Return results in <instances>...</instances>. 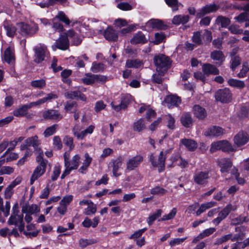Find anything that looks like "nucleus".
<instances>
[{
  "label": "nucleus",
  "mask_w": 249,
  "mask_h": 249,
  "mask_svg": "<svg viewBox=\"0 0 249 249\" xmlns=\"http://www.w3.org/2000/svg\"><path fill=\"white\" fill-rule=\"evenodd\" d=\"M36 62L46 61L48 62H57V60L53 57V60L50 56V53L47 47L44 45H40L34 48Z\"/></svg>",
  "instance_id": "nucleus-1"
},
{
  "label": "nucleus",
  "mask_w": 249,
  "mask_h": 249,
  "mask_svg": "<svg viewBox=\"0 0 249 249\" xmlns=\"http://www.w3.org/2000/svg\"><path fill=\"white\" fill-rule=\"evenodd\" d=\"M19 32L23 36H32L37 33L38 27L36 24H28L25 23L18 24Z\"/></svg>",
  "instance_id": "nucleus-2"
},
{
  "label": "nucleus",
  "mask_w": 249,
  "mask_h": 249,
  "mask_svg": "<svg viewBox=\"0 0 249 249\" xmlns=\"http://www.w3.org/2000/svg\"><path fill=\"white\" fill-rule=\"evenodd\" d=\"M237 207L235 205H232L231 204L227 205L219 213L217 217L213 220V223L216 225H218L228 216L231 211H235Z\"/></svg>",
  "instance_id": "nucleus-3"
},
{
  "label": "nucleus",
  "mask_w": 249,
  "mask_h": 249,
  "mask_svg": "<svg viewBox=\"0 0 249 249\" xmlns=\"http://www.w3.org/2000/svg\"><path fill=\"white\" fill-rule=\"evenodd\" d=\"M9 225H15L20 232L24 230L25 224L23 221V215H11L7 221Z\"/></svg>",
  "instance_id": "nucleus-4"
},
{
  "label": "nucleus",
  "mask_w": 249,
  "mask_h": 249,
  "mask_svg": "<svg viewBox=\"0 0 249 249\" xmlns=\"http://www.w3.org/2000/svg\"><path fill=\"white\" fill-rule=\"evenodd\" d=\"M215 98L217 101L227 103L231 101V94L229 89L227 88L219 89L215 92Z\"/></svg>",
  "instance_id": "nucleus-5"
},
{
  "label": "nucleus",
  "mask_w": 249,
  "mask_h": 249,
  "mask_svg": "<svg viewBox=\"0 0 249 249\" xmlns=\"http://www.w3.org/2000/svg\"><path fill=\"white\" fill-rule=\"evenodd\" d=\"M42 116L45 119H48L57 122L61 120L63 116L58 110L55 109H48L43 112Z\"/></svg>",
  "instance_id": "nucleus-6"
},
{
  "label": "nucleus",
  "mask_w": 249,
  "mask_h": 249,
  "mask_svg": "<svg viewBox=\"0 0 249 249\" xmlns=\"http://www.w3.org/2000/svg\"><path fill=\"white\" fill-rule=\"evenodd\" d=\"M69 40L67 36L61 35L55 41V44L52 46V48L53 51H55L56 49L64 51L69 48Z\"/></svg>",
  "instance_id": "nucleus-7"
},
{
  "label": "nucleus",
  "mask_w": 249,
  "mask_h": 249,
  "mask_svg": "<svg viewBox=\"0 0 249 249\" xmlns=\"http://www.w3.org/2000/svg\"><path fill=\"white\" fill-rule=\"evenodd\" d=\"M165 157L163 156V152L161 151L159 154L158 161L155 160V157L153 154L150 156V161L154 167H159V172L164 170L165 168Z\"/></svg>",
  "instance_id": "nucleus-8"
},
{
  "label": "nucleus",
  "mask_w": 249,
  "mask_h": 249,
  "mask_svg": "<svg viewBox=\"0 0 249 249\" xmlns=\"http://www.w3.org/2000/svg\"><path fill=\"white\" fill-rule=\"evenodd\" d=\"M143 158L141 155H136L128 160L126 163V169L129 171L134 170L143 161Z\"/></svg>",
  "instance_id": "nucleus-9"
},
{
  "label": "nucleus",
  "mask_w": 249,
  "mask_h": 249,
  "mask_svg": "<svg viewBox=\"0 0 249 249\" xmlns=\"http://www.w3.org/2000/svg\"><path fill=\"white\" fill-rule=\"evenodd\" d=\"M180 103L181 99L180 98L172 95L167 96L163 102V105L169 108L177 107Z\"/></svg>",
  "instance_id": "nucleus-10"
},
{
  "label": "nucleus",
  "mask_w": 249,
  "mask_h": 249,
  "mask_svg": "<svg viewBox=\"0 0 249 249\" xmlns=\"http://www.w3.org/2000/svg\"><path fill=\"white\" fill-rule=\"evenodd\" d=\"M209 178V172L206 171H201L196 173L193 178L194 182L198 185L206 184Z\"/></svg>",
  "instance_id": "nucleus-11"
},
{
  "label": "nucleus",
  "mask_w": 249,
  "mask_h": 249,
  "mask_svg": "<svg viewBox=\"0 0 249 249\" xmlns=\"http://www.w3.org/2000/svg\"><path fill=\"white\" fill-rule=\"evenodd\" d=\"M47 166H43L42 163L39 165L35 168L30 178V184H33L34 182L39 178L42 176L45 172Z\"/></svg>",
  "instance_id": "nucleus-12"
},
{
  "label": "nucleus",
  "mask_w": 249,
  "mask_h": 249,
  "mask_svg": "<svg viewBox=\"0 0 249 249\" xmlns=\"http://www.w3.org/2000/svg\"><path fill=\"white\" fill-rule=\"evenodd\" d=\"M218 7L215 4L207 5L198 11L196 17L197 18H201L206 14L216 11Z\"/></svg>",
  "instance_id": "nucleus-13"
},
{
  "label": "nucleus",
  "mask_w": 249,
  "mask_h": 249,
  "mask_svg": "<svg viewBox=\"0 0 249 249\" xmlns=\"http://www.w3.org/2000/svg\"><path fill=\"white\" fill-rule=\"evenodd\" d=\"M202 71L206 77L210 75H217L219 73L218 69L211 63H204L202 66Z\"/></svg>",
  "instance_id": "nucleus-14"
},
{
  "label": "nucleus",
  "mask_w": 249,
  "mask_h": 249,
  "mask_svg": "<svg viewBox=\"0 0 249 249\" xmlns=\"http://www.w3.org/2000/svg\"><path fill=\"white\" fill-rule=\"evenodd\" d=\"M249 140L248 134L244 132H240L234 136V142L237 146H241L245 144Z\"/></svg>",
  "instance_id": "nucleus-15"
},
{
  "label": "nucleus",
  "mask_w": 249,
  "mask_h": 249,
  "mask_svg": "<svg viewBox=\"0 0 249 249\" xmlns=\"http://www.w3.org/2000/svg\"><path fill=\"white\" fill-rule=\"evenodd\" d=\"M224 133V130L219 126H213L208 128L205 132V135L211 137H219Z\"/></svg>",
  "instance_id": "nucleus-16"
},
{
  "label": "nucleus",
  "mask_w": 249,
  "mask_h": 249,
  "mask_svg": "<svg viewBox=\"0 0 249 249\" xmlns=\"http://www.w3.org/2000/svg\"><path fill=\"white\" fill-rule=\"evenodd\" d=\"M105 38L110 41H115L118 37V33L111 27H108L104 32Z\"/></svg>",
  "instance_id": "nucleus-17"
},
{
  "label": "nucleus",
  "mask_w": 249,
  "mask_h": 249,
  "mask_svg": "<svg viewBox=\"0 0 249 249\" xmlns=\"http://www.w3.org/2000/svg\"><path fill=\"white\" fill-rule=\"evenodd\" d=\"M2 58L5 62H14L16 61L14 50L10 47H8L4 51Z\"/></svg>",
  "instance_id": "nucleus-18"
},
{
  "label": "nucleus",
  "mask_w": 249,
  "mask_h": 249,
  "mask_svg": "<svg viewBox=\"0 0 249 249\" xmlns=\"http://www.w3.org/2000/svg\"><path fill=\"white\" fill-rule=\"evenodd\" d=\"M218 165L222 173H227L232 166V162L230 159L223 158L218 161Z\"/></svg>",
  "instance_id": "nucleus-19"
},
{
  "label": "nucleus",
  "mask_w": 249,
  "mask_h": 249,
  "mask_svg": "<svg viewBox=\"0 0 249 249\" xmlns=\"http://www.w3.org/2000/svg\"><path fill=\"white\" fill-rule=\"evenodd\" d=\"M193 112L195 116L199 120H204L207 116L205 109L199 105H195L193 107Z\"/></svg>",
  "instance_id": "nucleus-20"
},
{
  "label": "nucleus",
  "mask_w": 249,
  "mask_h": 249,
  "mask_svg": "<svg viewBox=\"0 0 249 249\" xmlns=\"http://www.w3.org/2000/svg\"><path fill=\"white\" fill-rule=\"evenodd\" d=\"M146 24L152 28H157L159 30H165L167 28V26L161 20L158 19H150L147 21Z\"/></svg>",
  "instance_id": "nucleus-21"
},
{
  "label": "nucleus",
  "mask_w": 249,
  "mask_h": 249,
  "mask_svg": "<svg viewBox=\"0 0 249 249\" xmlns=\"http://www.w3.org/2000/svg\"><path fill=\"white\" fill-rule=\"evenodd\" d=\"M64 35L67 36L68 38V37L71 38L73 44L75 45H78L81 43V37L72 30H68Z\"/></svg>",
  "instance_id": "nucleus-22"
},
{
  "label": "nucleus",
  "mask_w": 249,
  "mask_h": 249,
  "mask_svg": "<svg viewBox=\"0 0 249 249\" xmlns=\"http://www.w3.org/2000/svg\"><path fill=\"white\" fill-rule=\"evenodd\" d=\"M181 124L185 127L189 128L192 126L193 120L189 113H183L180 118Z\"/></svg>",
  "instance_id": "nucleus-23"
},
{
  "label": "nucleus",
  "mask_w": 249,
  "mask_h": 249,
  "mask_svg": "<svg viewBox=\"0 0 249 249\" xmlns=\"http://www.w3.org/2000/svg\"><path fill=\"white\" fill-rule=\"evenodd\" d=\"M21 211L23 213H26L30 214H33L39 212L40 211V209L36 204L29 205L26 204L22 207Z\"/></svg>",
  "instance_id": "nucleus-24"
},
{
  "label": "nucleus",
  "mask_w": 249,
  "mask_h": 249,
  "mask_svg": "<svg viewBox=\"0 0 249 249\" xmlns=\"http://www.w3.org/2000/svg\"><path fill=\"white\" fill-rule=\"evenodd\" d=\"M123 160V158L121 156H119L116 160L112 161L113 175L116 177L120 175V174L118 173L117 172L122 165Z\"/></svg>",
  "instance_id": "nucleus-25"
},
{
  "label": "nucleus",
  "mask_w": 249,
  "mask_h": 249,
  "mask_svg": "<svg viewBox=\"0 0 249 249\" xmlns=\"http://www.w3.org/2000/svg\"><path fill=\"white\" fill-rule=\"evenodd\" d=\"M190 17L188 15H178L173 17L172 22L173 24L178 25L187 23Z\"/></svg>",
  "instance_id": "nucleus-26"
},
{
  "label": "nucleus",
  "mask_w": 249,
  "mask_h": 249,
  "mask_svg": "<svg viewBox=\"0 0 249 249\" xmlns=\"http://www.w3.org/2000/svg\"><path fill=\"white\" fill-rule=\"evenodd\" d=\"M181 143L189 151H194L197 147V143L193 140L183 139L181 140Z\"/></svg>",
  "instance_id": "nucleus-27"
},
{
  "label": "nucleus",
  "mask_w": 249,
  "mask_h": 249,
  "mask_svg": "<svg viewBox=\"0 0 249 249\" xmlns=\"http://www.w3.org/2000/svg\"><path fill=\"white\" fill-rule=\"evenodd\" d=\"M146 42L144 35L141 32H138L135 34L133 38L131 39L130 42L132 44L144 43Z\"/></svg>",
  "instance_id": "nucleus-28"
},
{
  "label": "nucleus",
  "mask_w": 249,
  "mask_h": 249,
  "mask_svg": "<svg viewBox=\"0 0 249 249\" xmlns=\"http://www.w3.org/2000/svg\"><path fill=\"white\" fill-rule=\"evenodd\" d=\"M25 143H27L29 146H32L35 150L38 149V146L40 144V141L38 140V137L36 135L27 139Z\"/></svg>",
  "instance_id": "nucleus-29"
},
{
  "label": "nucleus",
  "mask_w": 249,
  "mask_h": 249,
  "mask_svg": "<svg viewBox=\"0 0 249 249\" xmlns=\"http://www.w3.org/2000/svg\"><path fill=\"white\" fill-rule=\"evenodd\" d=\"M157 71L159 74L164 75L170 68L171 63H155Z\"/></svg>",
  "instance_id": "nucleus-30"
},
{
  "label": "nucleus",
  "mask_w": 249,
  "mask_h": 249,
  "mask_svg": "<svg viewBox=\"0 0 249 249\" xmlns=\"http://www.w3.org/2000/svg\"><path fill=\"white\" fill-rule=\"evenodd\" d=\"M31 108V106L29 104H26L22 106L21 107L15 109L13 111L14 116L18 117H20L25 115L28 109Z\"/></svg>",
  "instance_id": "nucleus-31"
},
{
  "label": "nucleus",
  "mask_w": 249,
  "mask_h": 249,
  "mask_svg": "<svg viewBox=\"0 0 249 249\" xmlns=\"http://www.w3.org/2000/svg\"><path fill=\"white\" fill-rule=\"evenodd\" d=\"M4 28L6 30V35L10 37H13L16 34L17 29L16 27L8 22L4 23Z\"/></svg>",
  "instance_id": "nucleus-32"
},
{
  "label": "nucleus",
  "mask_w": 249,
  "mask_h": 249,
  "mask_svg": "<svg viewBox=\"0 0 249 249\" xmlns=\"http://www.w3.org/2000/svg\"><path fill=\"white\" fill-rule=\"evenodd\" d=\"M93 222L89 218L86 217L84 221L82 222V225L84 227L89 228L92 226L93 228H95L98 225L99 223V219L98 217H95L93 219Z\"/></svg>",
  "instance_id": "nucleus-33"
},
{
  "label": "nucleus",
  "mask_w": 249,
  "mask_h": 249,
  "mask_svg": "<svg viewBox=\"0 0 249 249\" xmlns=\"http://www.w3.org/2000/svg\"><path fill=\"white\" fill-rule=\"evenodd\" d=\"M215 23L222 28H226L230 24V20L227 17L219 16L216 18Z\"/></svg>",
  "instance_id": "nucleus-34"
},
{
  "label": "nucleus",
  "mask_w": 249,
  "mask_h": 249,
  "mask_svg": "<svg viewBox=\"0 0 249 249\" xmlns=\"http://www.w3.org/2000/svg\"><path fill=\"white\" fill-rule=\"evenodd\" d=\"M95 126L93 125H89L87 129L82 131H80V133L77 135L76 138L78 140H82L88 134L92 133Z\"/></svg>",
  "instance_id": "nucleus-35"
},
{
  "label": "nucleus",
  "mask_w": 249,
  "mask_h": 249,
  "mask_svg": "<svg viewBox=\"0 0 249 249\" xmlns=\"http://www.w3.org/2000/svg\"><path fill=\"white\" fill-rule=\"evenodd\" d=\"M249 221V218L248 216H245L240 215L239 216L233 218L231 220V225H237L243 224L244 222H248Z\"/></svg>",
  "instance_id": "nucleus-36"
},
{
  "label": "nucleus",
  "mask_w": 249,
  "mask_h": 249,
  "mask_svg": "<svg viewBox=\"0 0 249 249\" xmlns=\"http://www.w3.org/2000/svg\"><path fill=\"white\" fill-rule=\"evenodd\" d=\"M58 128V125L57 124H53L48 127L43 132L44 137L47 138L53 135L56 132Z\"/></svg>",
  "instance_id": "nucleus-37"
},
{
  "label": "nucleus",
  "mask_w": 249,
  "mask_h": 249,
  "mask_svg": "<svg viewBox=\"0 0 249 249\" xmlns=\"http://www.w3.org/2000/svg\"><path fill=\"white\" fill-rule=\"evenodd\" d=\"M192 40L197 45H199L203 43V39L202 31L194 32L192 37Z\"/></svg>",
  "instance_id": "nucleus-38"
},
{
  "label": "nucleus",
  "mask_w": 249,
  "mask_h": 249,
  "mask_svg": "<svg viewBox=\"0 0 249 249\" xmlns=\"http://www.w3.org/2000/svg\"><path fill=\"white\" fill-rule=\"evenodd\" d=\"M211 57L214 61H224V55L220 51H214L211 53Z\"/></svg>",
  "instance_id": "nucleus-39"
},
{
  "label": "nucleus",
  "mask_w": 249,
  "mask_h": 249,
  "mask_svg": "<svg viewBox=\"0 0 249 249\" xmlns=\"http://www.w3.org/2000/svg\"><path fill=\"white\" fill-rule=\"evenodd\" d=\"M162 213V210L158 209L155 213L150 215L147 220L148 224L151 225L158 218L161 216Z\"/></svg>",
  "instance_id": "nucleus-40"
},
{
  "label": "nucleus",
  "mask_w": 249,
  "mask_h": 249,
  "mask_svg": "<svg viewBox=\"0 0 249 249\" xmlns=\"http://www.w3.org/2000/svg\"><path fill=\"white\" fill-rule=\"evenodd\" d=\"M65 109L67 112H73L77 110V104L74 101H68L66 103Z\"/></svg>",
  "instance_id": "nucleus-41"
},
{
  "label": "nucleus",
  "mask_w": 249,
  "mask_h": 249,
  "mask_svg": "<svg viewBox=\"0 0 249 249\" xmlns=\"http://www.w3.org/2000/svg\"><path fill=\"white\" fill-rule=\"evenodd\" d=\"M53 149L55 150H61L62 148V142L59 136H55L53 137Z\"/></svg>",
  "instance_id": "nucleus-42"
},
{
  "label": "nucleus",
  "mask_w": 249,
  "mask_h": 249,
  "mask_svg": "<svg viewBox=\"0 0 249 249\" xmlns=\"http://www.w3.org/2000/svg\"><path fill=\"white\" fill-rule=\"evenodd\" d=\"M165 119L167 120V126L171 129L173 130L175 128V119L172 116L168 114L165 116Z\"/></svg>",
  "instance_id": "nucleus-43"
},
{
  "label": "nucleus",
  "mask_w": 249,
  "mask_h": 249,
  "mask_svg": "<svg viewBox=\"0 0 249 249\" xmlns=\"http://www.w3.org/2000/svg\"><path fill=\"white\" fill-rule=\"evenodd\" d=\"M170 58L164 54L155 55L154 57V62H170Z\"/></svg>",
  "instance_id": "nucleus-44"
},
{
  "label": "nucleus",
  "mask_w": 249,
  "mask_h": 249,
  "mask_svg": "<svg viewBox=\"0 0 249 249\" xmlns=\"http://www.w3.org/2000/svg\"><path fill=\"white\" fill-rule=\"evenodd\" d=\"M87 77L82 78L81 79L82 82L86 85H89L93 84L95 82L94 74H92L90 73H86Z\"/></svg>",
  "instance_id": "nucleus-45"
},
{
  "label": "nucleus",
  "mask_w": 249,
  "mask_h": 249,
  "mask_svg": "<svg viewBox=\"0 0 249 249\" xmlns=\"http://www.w3.org/2000/svg\"><path fill=\"white\" fill-rule=\"evenodd\" d=\"M97 240L95 239H81L79 240V245L82 248L86 247L88 245L95 244Z\"/></svg>",
  "instance_id": "nucleus-46"
},
{
  "label": "nucleus",
  "mask_w": 249,
  "mask_h": 249,
  "mask_svg": "<svg viewBox=\"0 0 249 249\" xmlns=\"http://www.w3.org/2000/svg\"><path fill=\"white\" fill-rule=\"evenodd\" d=\"M228 84L232 87L238 88H243L245 87L244 82L234 79H230L228 81Z\"/></svg>",
  "instance_id": "nucleus-47"
},
{
  "label": "nucleus",
  "mask_w": 249,
  "mask_h": 249,
  "mask_svg": "<svg viewBox=\"0 0 249 249\" xmlns=\"http://www.w3.org/2000/svg\"><path fill=\"white\" fill-rule=\"evenodd\" d=\"M56 19H59V20L65 23L66 25L70 24V20L63 12L60 11L58 13L57 15L54 18V20H55Z\"/></svg>",
  "instance_id": "nucleus-48"
},
{
  "label": "nucleus",
  "mask_w": 249,
  "mask_h": 249,
  "mask_svg": "<svg viewBox=\"0 0 249 249\" xmlns=\"http://www.w3.org/2000/svg\"><path fill=\"white\" fill-rule=\"evenodd\" d=\"M232 238V234L230 233L226 235H224L220 238H218L216 239L214 243V245H219L222 243L228 241L229 240H231Z\"/></svg>",
  "instance_id": "nucleus-49"
},
{
  "label": "nucleus",
  "mask_w": 249,
  "mask_h": 249,
  "mask_svg": "<svg viewBox=\"0 0 249 249\" xmlns=\"http://www.w3.org/2000/svg\"><path fill=\"white\" fill-rule=\"evenodd\" d=\"M80 157L78 155H74L70 162V167L72 169H76L79 166Z\"/></svg>",
  "instance_id": "nucleus-50"
},
{
  "label": "nucleus",
  "mask_w": 249,
  "mask_h": 249,
  "mask_svg": "<svg viewBox=\"0 0 249 249\" xmlns=\"http://www.w3.org/2000/svg\"><path fill=\"white\" fill-rule=\"evenodd\" d=\"M96 212V206L91 201L89 204L88 207L85 210L84 214L87 215H89L94 214Z\"/></svg>",
  "instance_id": "nucleus-51"
},
{
  "label": "nucleus",
  "mask_w": 249,
  "mask_h": 249,
  "mask_svg": "<svg viewBox=\"0 0 249 249\" xmlns=\"http://www.w3.org/2000/svg\"><path fill=\"white\" fill-rule=\"evenodd\" d=\"M165 1L169 6L172 8L173 11L178 10L179 5H181L178 0H165Z\"/></svg>",
  "instance_id": "nucleus-52"
},
{
  "label": "nucleus",
  "mask_w": 249,
  "mask_h": 249,
  "mask_svg": "<svg viewBox=\"0 0 249 249\" xmlns=\"http://www.w3.org/2000/svg\"><path fill=\"white\" fill-rule=\"evenodd\" d=\"M203 42L207 43L211 41L212 39V33L208 30L202 31Z\"/></svg>",
  "instance_id": "nucleus-53"
},
{
  "label": "nucleus",
  "mask_w": 249,
  "mask_h": 249,
  "mask_svg": "<svg viewBox=\"0 0 249 249\" xmlns=\"http://www.w3.org/2000/svg\"><path fill=\"white\" fill-rule=\"evenodd\" d=\"M143 122L144 120L141 118L135 122L133 125V130L138 132L141 131L144 127Z\"/></svg>",
  "instance_id": "nucleus-54"
},
{
  "label": "nucleus",
  "mask_w": 249,
  "mask_h": 249,
  "mask_svg": "<svg viewBox=\"0 0 249 249\" xmlns=\"http://www.w3.org/2000/svg\"><path fill=\"white\" fill-rule=\"evenodd\" d=\"M221 150L224 152L233 151L232 145L227 141H222Z\"/></svg>",
  "instance_id": "nucleus-55"
},
{
  "label": "nucleus",
  "mask_w": 249,
  "mask_h": 249,
  "mask_svg": "<svg viewBox=\"0 0 249 249\" xmlns=\"http://www.w3.org/2000/svg\"><path fill=\"white\" fill-rule=\"evenodd\" d=\"M167 191L159 186H156L151 190L150 193L154 195H163L166 193Z\"/></svg>",
  "instance_id": "nucleus-56"
},
{
  "label": "nucleus",
  "mask_w": 249,
  "mask_h": 249,
  "mask_svg": "<svg viewBox=\"0 0 249 249\" xmlns=\"http://www.w3.org/2000/svg\"><path fill=\"white\" fill-rule=\"evenodd\" d=\"M177 212L176 208H173L171 212L168 214H165L163 217L159 220V221H165L173 219L176 215Z\"/></svg>",
  "instance_id": "nucleus-57"
},
{
  "label": "nucleus",
  "mask_w": 249,
  "mask_h": 249,
  "mask_svg": "<svg viewBox=\"0 0 249 249\" xmlns=\"http://www.w3.org/2000/svg\"><path fill=\"white\" fill-rule=\"evenodd\" d=\"M36 151L39 153V154L37 156L36 158V161L38 162L39 164L42 163V165L43 166H47L48 161L47 160H44L43 159V152L41 151V149L38 148V149Z\"/></svg>",
  "instance_id": "nucleus-58"
},
{
  "label": "nucleus",
  "mask_w": 249,
  "mask_h": 249,
  "mask_svg": "<svg viewBox=\"0 0 249 249\" xmlns=\"http://www.w3.org/2000/svg\"><path fill=\"white\" fill-rule=\"evenodd\" d=\"M105 69L104 63H94L91 67V70L93 72H98L103 71Z\"/></svg>",
  "instance_id": "nucleus-59"
},
{
  "label": "nucleus",
  "mask_w": 249,
  "mask_h": 249,
  "mask_svg": "<svg viewBox=\"0 0 249 249\" xmlns=\"http://www.w3.org/2000/svg\"><path fill=\"white\" fill-rule=\"evenodd\" d=\"M31 85L32 87L42 89L45 86L46 83L45 80L43 79H40L33 81Z\"/></svg>",
  "instance_id": "nucleus-60"
},
{
  "label": "nucleus",
  "mask_w": 249,
  "mask_h": 249,
  "mask_svg": "<svg viewBox=\"0 0 249 249\" xmlns=\"http://www.w3.org/2000/svg\"><path fill=\"white\" fill-rule=\"evenodd\" d=\"M234 18L239 22L248 21L249 20V13L247 12L242 13L238 16Z\"/></svg>",
  "instance_id": "nucleus-61"
},
{
  "label": "nucleus",
  "mask_w": 249,
  "mask_h": 249,
  "mask_svg": "<svg viewBox=\"0 0 249 249\" xmlns=\"http://www.w3.org/2000/svg\"><path fill=\"white\" fill-rule=\"evenodd\" d=\"M65 97L70 99H74L78 97L79 95V91H69L65 93Z\"/></svg>",
  "instance_id": "nucleus-62"
},
{
  "label": "nucleus",
  "mask_w": 249,
  "mask_h": 249,
  "mask_svg": "<svg viewBox=\"0 0 249 249\" xmlns=\"http://www.w3.org/2000/svg\"><path fill=\"white\" fill-rule=\"evenodd\" d=\"M63 141L65 144L69 147L70 151H71L72 149H73L74 145L73 144V140L72 138L70 137L69 136H66L63 139Z\"/></svg>",
  "instance_id": "nucleus-63"
},
{
  "label": "nucleus",
  "mask_w": 249,
  "mask_h": 249,
  "mask_svg": "<svg viewBox=\"0 0 249 249\" xmlns=\"http://www.w3.org/2000/svg\"><path fill=\"white\" fill-rule=\"evenodd\" d=\"M222 144V141H218L215 142H213L211 144L210 151L213 153L217 150H221V145Z\"/></svg>",
  "instance_id": "nucleus-64"
}]
</instances>
